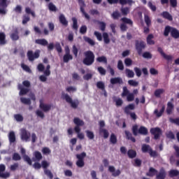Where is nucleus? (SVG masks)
<instances>
[{"label":"nucleus","mask_w":179,"mask_h":179,"mask_svg":"<svg viewBox=\"0 0 179 179\" xmlns=\"http://www.w3.org/2000/svg\"><path fill=\"white\" fill-rule=\"evenodd\" d=\"M85 58L83 60V63L84 65L87 66H90V65H93L94 64V53L91 51L88 50L84 52Z\"/></svg>","instance_id":"f257e3e1"},{"label":"nucleus","mask_w":179,"mask_h":179,"mask_svg":"<svg viewBox=\"0 0 179 179\" xmlns=\"http://www.w3.org/2000/svg\"><path fill=\"white\" fill-rule=\"evenodd\" d=\"M131 131L134 136H138V134L144 136H146L148 134H149V131L145 127L141 126L138 129V124H134L131 128Z\"/></svg>","instance_id":"f03ea898"},{"label":"nucleus","mask_w":179,"mask_h":179,"mask_svg":"<svg viewBox=\"0 0 179 179\" xmlns=\"http://www.w3.org/2000/svg\"><path fill=\"white\" fill-rule=\"evenodd\" d=\"M141 151L143 153H148L150 157H157L159 153L156 150H153L152 147L148 144H143L141 147Z\"/></svg>","instance_id":"7ed1b4c3"},{"label":"nucleus","mask_w":179,"mask_h":179,"mask_svg":"<svg viewBox=\"0 0 179 179\" xmlns=\"http://www.w3.org/2000/svg\"><path fill=\"white\" fill-rule=\"evenodd\" d=\"M62 98L63 100H65L66 103L71 104L72 108H78V106H79V101H77L76 102L72 100V98L68 94H65V92H62Z\"/></svg>","instance_id":"20e7f679"},{"label":"nucleus","mask_w":179,"mask_h":179,"mask_svg":"<svg viewBox=\"0 0 179 179\" xmlns=\"http://www.w3.org/2000/svg\"><path fill=\"white\" fill-rule=\"evenodd\" d=\"M86 157V152H83L80 154H77L76 155V159L78 160L76 162L77 167L82 169V167H85V157Z\"/></svg>","instance_id":"39448f33"},{"label":"nucleus","mask_w":179,"mask_h":179,"mask_svg":"<svg viewBox=\"0 0 179 179\" xmlns=\"http://www.w3.org/2000/svg\"><path fill=\"white\" fill-rule=\"evenodd\" d=\"M135 47L138 55H142V52L146 48V43L143 41H135Z\"/></svg>","instance_id":"423d86ee"},{"label":"nucleus","mask_w":179,"mask_h":179,"mask_svg":"<svg viewBox=\"0 0 179 179\" xmlns=\"http://www.w3.org/2000/svg\"><path fill=\"white\" fill-rule=\"evenodd\" d=\"M121 96L122 97H127V101H134L135 100V95L129 92L127 87H123V92Z\"/></svg>","instance_id":"0eeeda50"},{"label":"nucleus","mask_w":179,"mask_h":179,"mask_svg":"<svg viewBox=\"0 0 179 179\" xmlns=\"http://www.w3.org/2000/svg\"><path fill=\"white\" fill-rule=\"evenodd\" d=\"M27 57L31 62H33L37 58H40V50H36L34 53H33V50H28L27 53Z\"/></svg>","instance_id":"6e6552de"},{"label":"nucleus","mask_w":179,"mask_h":179,"mask_svg":"<svg viewBox=\"0 0 179 179\" xmlns=\"http://www.w3.org/2000/svg\"><path fill=\"white\" fill-rule=\"evenodd\" d=\"M78 5L80 6V10L81 13H83V16H85V19L87 20H90V15L85 11V8H86V3L83 0H78Z\"/></svg>","instance_id":"1a4fd4ad"},{"label":"nucleus","mask_w":179,"mask_h":179,"mask_svg":"<svg viewBox=\"0 0 179 179\" xmlns=\"http://www.w3.org/2000/svg\"><path fill=\"white\" fill-rule=\"evenodd\" d=\"M150 132L152 135L154 136V139H155V141H157V139H160V136H162V129H160L159 127L151 128Z\"/></svg>","instance_id":"9d476101"},{"label":"nucleus","mask_w":179,"mask_h":179,"mask_svg":"<svg viewBox=\"0 0 179 179\" xmlns=\"http://www.w3.org/2000/svg\"><path fill=\"white\" fill-rule=\"evenodd\" d=\"M65 55L63 56V62L65 64H68L69 61H72L73 59V56L71 55V50L69 49V47L65 48Z\"/></svg>","instance_id":"9b49d317"},{"label":"nucleus","mask_w":179,"mask_h":179,"mask_svg":"<svg viewBox=\"0 0 179 179\" xmlns=\"http://www.w3.org/2000/svg\"><path fill=\"white\" fill-rule=\"evenodd\" d=\"M31 134L26 129H21V139L22 141H25V142H29Z\"/></svg>","instance_id":"f8f14e48"},{"label":"nucleus","mask_w":179,"mask_h":179,"mask_svg":"<svg viewBox=\"0 0 179 179\" xmlns=\"http://www.w3.org/2000/svg\"><path fill=\"white\" fill-rule=\"evenodd\" d=\"M6 170V166H5V164H0V177L1 178H8V177H10V173L6 172L3 173Z\"/></svg>","instance_id":"ddd939ff"},{"label":"nucleus","mask_w":179,"mask_h":179,"mask_svg":"<svg viewBox=\"0 0 179 179\" xmlns=\"http://www.w3.org/2000/svg\"><path fill=\"white\" fill-rule=\"evenodd\" d=\"M167 177V172L164 168H161L159 173H157L156 179H166Z\"/></svg>","instance_id":"4468645a"},{"label":"nucleus","mask_w":179,"mask_h":179,"mask_svg":"<svg viewBox=\"0 0 179 179\" xmlns=\"http://www.w3.org/2000/svg\"><path fill=\"white\" fill-rule=\"evenodd\" d=\"M157 51L166 61H173V57L171 55H169L164 53V52L163 51V48H162L161 47L157 48Z\"/></svg>","instance_id":"2eb2a0df"},{"label":"nucleus","mask_w":179,"mask_h":179,"mask_svg":"<svg viewBox=\"0 0 179 179\" xmlns=\"http://www.w3.org/2000/svg\"><path fill=\"white\" fill-rule=\"evenodd\" d=\"M21 154L22 155L23 159L28 163L29 166H31L33 162L29 155H26V150L24 148L21 149Z\"/></svg>","instance_id":"dca6fc26"},{"label":"nucleus","mask_w":179,"mask_h":179,"mask_svg":"<svg viewBox=\"0 0 179 179\" xmlns=\"http://www.w3.org/2000/svg\"><path fill=\"white\" fill-rule=\"evenodd\" d=\"M39 108L42 111H44V113H47L48 111H50L51 110V105L50 104H45L43 103V101H40Z\"/></svg>","instance_id":"f3484780"},{"label":"nucleus","mask_w":179,"mask_h":179,"mask_svg":"<svg viewBox=\"0 0 179 179\" xmlns=\"http://www.w3.org/2000/svg\"><path fill=\"white\" fill-rule=\"evenodd\" d=\"M108 171H110V173H112L113 177H118V176L121 174V171H120V169H117L115 171V167H114L113 166H110L108 167Z\"/></svg>","instance_id":"a211bd4d"},{"label":"nucleus","mask_w":179,"mask_h":179,"mask_svg":"<svg viewBox=\"0 0 179 179\" xmlns=\"http://www.w3.org/2000/svg\"><path fill=\"white\" fill-rule=\"evenodd\" d=\"M59 22L62 24V26H64V27H67L68 26V21L66 20V17H65V15L64 14H60L59 16Z\"/></svg>","instance_id":"6ab92c4d"},{"label":"nucleus","mask_w":179,"mask_h":179,"mask_svg":"<svg viewBox=\"0 0 179 179\" xmlns=\"http://www.w3.org/2000/svg\"><path fill=\"white\" fill-rule=\"evenodd\" d=\"M110 83L111 85H122L124 82L122 81V78L120 77H116L110 78Z\"/></svg>","instance_id":"aec40b11"},{"label":"nucleus","mask_w":179,"mask_h":179,"mask_svg":"<svg viewBox=\"0 0 179 179\" xmlns=\"http://www.w3.org/2000/svg\"><path fill=\"white\" fill-rule=\"evenodd\" d=\"M7 43L6 34H5V32H0V45H5Z\"/></svg>","instance_id":"412c9836"},{"label":"nucleus","mask_w":179,"mask_h":179,"mask_svg":"<svg viewBox=\"0 0 179 179\" xmlns=\"http://www.w3.org/2000/svg\"><path fill=\"white\" fill-rule=\"evenodd\" d=\"M10 38L13 41H17V40H19L20 38L19 31H17V29H15L10 34Z\"/></svg>","instance_id":"4be33fe9"},{"label":"nucleus","mask_w":179,"mask_h":179,"mask_svg":"<svg viewBox=\"0 0 179 179\" xmlns=\"http://www.w3.org/2000/svg\"><path fill=\"white\" fill-rule=\"evenodd\" d=\"M165 110H166V106H162L159 112L158 109H155L154 111V114L156 115V117H157V118H160V117H162V115H163V114L164 113Z\"/></svg>","instance_id":"5701e85b"},{"label":"nucleus","mask_w":179,"mask_h":179,"mask_svg":"<svg viewBox=\"0 0 179 179\" xmlns=\"http://www.w3.org/2000/svg\"><path fill=\"white\" fill-rule=\"evenodd\" d=\"M130 110H135V105H134V103H130L124 108V113L127 114V115H129V114H131Z\"/></svg>","instance_id":"b1692460"},{"label":"nucleus","mask_w":179,"mask_h":179,"mask_svg":"<svg viewBox=\"0 0 179 179\" xmlns=\"http://www.w3.org/2000/svg\"><path fill=\"white\" fill-rule=\"evenodd\" d=\"M113 101L115 103L116 107H121L124 104V101L122 99L117 98V96H113Z\"/></svg>","instance_id":"393cba45"},{"label":"nucleus","mask_w":179,"mask_h":179,"mask_svg":"<svg viewBox=\"0 0 179 179\" xmlns=\"http://www.w3.org/2000/svg\"><path fill=\"white\" fill-rule=\"evenodd\" d=\"M124 134L126 135V138L128 139V141H131L134 143L136 142V139L134 138V137L132 136V134L130 133L129 131L125 130Z\"/></svg>","instance_id":"a878e982"},{"label":"nucleus","mask_w":179,"mask_h":179,"mask_svg":"<svg viewBox=\"0 0 179 179\" xmlns=\"http://www.w3.org/2000/svg\"><path fill=\"white\" fill-rule=\"evenodd\" d=\"M174 110V105L171 102L167 103V107H166V113L168 115H170L172 114L173 110Z\"/></svg>","instance_id":"bb28decb"},{"label":"nucleus","mask_w":179,"mask_h":179,"mask_svg":"<svg viewBox=\"0 0 179 179\" xmlns=\"http://www.w3.org/2000/svg\"><path fill=\"white\" fill-rule=\"evenodd\" d=\"M35 43L38 44L39 45H43V47L48 45V41L45 38L36 39Z\"/></svg>","instance_id":"cd10ccee"},{"label":"nucleus","mask_w":179,"mask_h":179,"mask_svg":"<svg viewBox=\"0 0 179 179\" xmlns=\"http://www.w3.org/2000/svg\"><path fill=\"white\" fill-rule=\"evenodd\" d=\"M157 171L153 167L149 169V171L146 173L148 177H155L157 174Z\"/></svg>","instance_id":"c85d7f7f"},{"label":"nucleus","mask_w":179,"mask_h":179,"mask_svg":"<svg viewBox=\"0 0 179 179\" xmlns=\"http://www.w3.org/2000/svg\"><path fill=\"white\" fill-rule=\"evenodd\" d=\"M173 27H171V26H170V25H167V26H166L165 27V29H164V36H165V37H169V35L170 34V33H171V31H172V30H173Z\"/></svg>","instance_id":"c756f323"},{"label":"nucleus","mask_w":179,"mask_h":179,"mask_svg":"<svg viewBox=\"0 0 179 179\" xmlns=\"http://www.w3.org/2000/svg\"><path fill=\"white\" fill-rule=\"evenodd\" d=\"M73 122L76 127H83L85 125V122L79 119V117H74Z\"/></svg>","instance_id":"7c9ffc66"},{"label":"nucleus","mask_w":179,"mask_h":179,"mask_svg":"<svg viewBox=\"0 0 179 179\" xmlns=\"http://www.w3.org/2000/svg\"><path fill=\"white\" fill-rule=\"evenodd\" d=\"M162 15L164 19L169 20V22H173V15H171L170 13H169V12L164 11L162 13Z\"/></svg>","instance_id":"2f4dec72"},{"label":"nucleus","mask_w":179,"mask_h":179,"mask_svg":"<svg viewBox=\"0 0 179 179\" xmlns=\"http://www.w3.org/2000/svg\"><path fill=\"white\" fill-rule=\"evenodd\" d=\"M111 17L113 20H118L120 17H121V13L120 11H118V10H116L111 14Z\"/></svg>","instance_id":"473e14b6"},{"label":"nucleus","mask_w":179,"mask_h":179,"mask_svg":"<svg viewBox=\"0 0 179 179\" xmlns=\"http://www.w3.org/2000/svg\"><path fill=\"white\" fill-rule=\"evenodd\" d=\"M8 139L10 143H15V142H16V136L15 135V131H10L9 133Z\"/></svg>","instance_id":"72a5a7b5"},{"label":"nucleus","mask_w":179,"mask_h":179,"mask_svg":"<svg viewBox=\"0 0 179 179\" xmlns=\"http://www.w3.org/2000/svg\"><path fill=\"white\" fill-rule=\"evenodd\" d=\"M153 38H155L153 34H149L147 37V44L149 45H155V41H153Z\"/></svg>","instance_id":"f704fd0d"},{"label":"nucleus","mask_w":179,"mask_h":179,"mask_svg":"<svg viewBox=\"0 0 179 179\" xmlns=\"http://www.w3.org/2000/svg\"><path fill=\"white\" fill-rule=\"evenodd\" d=\"M171 36L173 37V38H176V39L179 38V31H178V29L173 27L172 29Z\"/></svg>","instance_id":"c9c22d12"},{"label":"nucleus","mask_w":179,"mask_h":179,"mask_svg":"<svg viewBox=\"0 0 179 179\" xmlns=\"http://www.w3.org/2000/svg\"><path fill=\"white\" fill-rule=\"evenodd\" d=\"M18 89L20 91V96H24V94H27L29 93V89L22 87V85H19Z\"/></svg>","instance_id":"e433bc0d"},{"label":"nucleus","mask_w":179,"mask_h":179,"mask_svg":"<svg viewBox=\"0 0 179 179\" xmlns=\"http://www.w3.org/2000/svg\"><path fill=\"white\" fill-rule=\"evenodd\" d=\"M119 3L122 6L128 4L129 6H132V3H134V1H132V0H119Z\"/></svg>","instance_id":"4c0bfd02"},{"label":"nucleus","mask_w":179,"mask_h":179,"mask_svg":"<svg viewBox=\"0 0 179 179\" xmlns=\"http://www.w3.org/2000/svg\"><path fill=\"white\" fill-rule=\"evenodd\" d=\"M83 38L85 43H87L90 44V45H96V42H94V41H93V39L90 38V37L84 36Z\"/></svg>","instance_id":"58836bf2"},{"label":"nucleus","mask_w":179,"mask_h":179,"mask_svg":"<svg viewBox=\"0 0 179 179\" xmlns=\"http://www.w3.org/2000/svg\"><path fill=\"white\" fill-rule=\"evenodd\" d=\"M71 20L73 22L72 29L73 30H78V29H79V26L78 25V19L73 17H72Z\"/></svg>","instance_id":"ea45409f"},{"label":"nucleus","mask_w":179,"mask_h":179,"mask_svg":"<svg viewBox=\"0 0 179 179\" xmlns=\"http://www.w3.org/2000/svg\"><path fill=\"white\" fill-rule=\"evenodd\" d=\"M144 21L146 26L150 27L152 24V20H150V17L149 15L145 14L144 15Z\"/></svg>","instance_id":"a19ab883"},{"label":"nucleus","mask_w":179,"mask_h":179,"mask_svg":"<svg viewBox=\"0 0 179 179\" xmlns=\"http://www.w3.org/2000/svg\"><path fill=\"white\" fill-rule=\"evenodd\" d=\"M20 101L22 104H26L27 106H30V104H31V101L29 98L21 97Z\"/></svg>","instance_id":"79ce46f5"},{"label":"nucleus","mask_w":179,"mask_h":179,"mask_svg":"<svg viewBox=\"0 0 179 179\" xmlns=\"http://www.w3.org/2000/svg\"><path fill=\"white\" fill-rule=\"evenodd\" d=\"M121 21L126 24H129L130 26H133L134 25V22L131 21V19L127 18V17H122L121 18Z\"/></svg>","instance_id":"37998d69"},{"label":"nucleus","mask_w":179,"mask_h":179,"mask_svg":"<svg viewBox=\"0 0 179 179\" xmlns=\"http://www.w3.org/2000/svg\"><path fill=\"white\" fill-rule=\"evenodd\" d=\"M169 177H171V178H173V177H177L179 176V171L176 170V169H171L169 171Z\"/></svg>","instance_id":"c03bdc74"},{"label":"nucleus","mask_w":179,"mask_h":179,"mask_svg":"<svg viewBox=\"0 0 179 179\" xmlns=\"http://www.w3.org/2000/svg\"><path fill=\"white\" fill-rule=\"evenodd\" d=\"M103 38L105 44H110V38L108 36V34L107 32H103Z\"/></svg>","instance_id":"a18cd8bd"},{"label":"nucleus","mask_w":179,"mask_h":179,"mask_svg":"<svg viewBox=\"0 0 179 179\" xmlns=\"http://www.w3.org/2000/svg\"><path fill=\"white\" fill-rule=\"evenodd\" d=\"M99 132L100 134H103V138L105 139H107V138H108V135H110V134L108 133V131H107V129L103 128H100Z\"/></svg>","instance_id":"49530a36"},{"label":"nucleus","mask_w":179,"mask_h":179,"mask_svg":"<svg viewBox=\"0 0 179 179\" xmlns=\"http://www.w3.org/2000/svg\"><path fill=\"white\" fill-rule=\"evenodd\" d=\"M25 13H27V15H31L32 17H36V13L31 10V8L29 7L25 8Z\"/></svg>","instance_id":"de8ad7c7"},{"label":"nucleus","mask_w":179,"mask_h":179,"mask_svg":"<svg viewBox=\"0 0 179 179\" xmlns=\"http://www.w3.org/2000/svg\"><path fill=\"white\" fill-rule=\"evenodd\" d=\"M127 155L129 156V159H134L136 156V151L134 150H129L127 152Z\"/></svg>","instance_id":"09e8293b"},{"label":"nucleus","mask_w":179,"mask_h":179,"mask_svg":"<svg viewBox=\"0 0 179 179\" xmlns=\"http://www.w3.org/2000/svg\"><path fill=\"white\" fill-rule=\"evenodd\" d=\"M125 72L127 78H134V76H135V73H134V71L129 69H126Z\"/></svg>","instance_id":"8fccbe9b"},{"label":"nucleus","mask_w":179,"mask_h":179,"mask_svg":"<svg viewBox=\"0 0 179 179\" xmlns=\"http://www.w3.org/2000/svg\"><path fill=\"white\" fill-rule=\"evenodd\" d=\"M120 12L123 16H127L129 13V7L122 8Z\"/></svg>","instance_id":"3c124183"},{"label":"nucleus","mask_w":179,"mask_h":179,"mask_svg":"<svg viewBox=\"0 0 179 179\" xmlns=\"http://www.w3.org/2000/svg\"><path fill=\"white\" fill-rule=\"evenodd\" d=\"M85 134L87 135V138L90 140L94 139V133L93 131H90L89 130L85 131Z\"/></svg>","instance_id":"603ef678"},{"label":"nucleus","mask_w":179,"mask_h":179,"mask_svg":"<svg viewBox=\"0 0 179 179\" xmlns=\"http://www.w3.org/2000/svg\"><path fill=\"white\" fill-rule=\"evenodd\" d=\"M96 87L100 89V90H104L106 89V85L103 81H99L96 83Z\"/></svg>","instance_id":"864d4df0"},{"label":"nucleus","mask_w":179,"mask_h":179,"mask_svg":"<svg viewBox=\"0 0 179 179\" xmlns=\"http://www.w3.org/2000/svg\"><path fill=\"white\" fill-rule=\"evenodd\" d=\"M78 52H79V49L76 47V45H73L72 47V53L76 58H78Z\"/></svg>","instance_id":"5fc2aeb1"},{"label":"nucleus","mask_w":179,"mask_h":179,"mask_svg":"<svg viewBox=\"0 0 179 179\" xmlns=\"http://www.w3.org/2000/svg\"><path fill=\"white\" fill-rule=\"evenodd\" d=\"M110 142L113 145H115V143H117V136H115V134H111L110 138Z\"/></svg>","instance_id":"6e6d98bb"},{"label":"nucleus","mask_w":179,"mask_h":179,"mask_svg":"<svg viewBox=\"0 0 179 179\" xmlns=\"http://www.w3.org/2000/svg\"><path fill=\"white\" fill-rule=\"evenodd\" d=\"M48 9L50 10V12H57V6H55V5H54L52 3H49Z\"/></svg>","instance_id":"4d7b16f0"},{"label":"nucleus","mask_w":179,"mask_h":179,"mask_svg":"<svg viewBox=\"0 0 179 179\" xmlns=\"http://www.w3.org/2000/svg\"><path fill=\"white\" fill-rule=\"evenodd\" d=\"M163 93H164V90L158 89L155 91L154 94H155V97H160V95L163 94Z\"/></svg>","instance_id":"13d9d810"},{"label":"nucleus","mask_w":179,"mask_h":179,"mask_svg":"<svg viewBox=\"0 0 179 179\" xmlns=\"http://www.w3.org/2000/svg\"><path fill=\"white\" fill-rule=\"evenodd\" d=\"M14 118H15V120H16V121L17 122H23V120H24L23 115H22L20 114L14 115Z\"/></svg>","instance_id":"bf43d9fd"},{"label":"nucleus","mask_w":179,"mask_h":179,"mask_svg":"<svg viewBox=\"0 0 179 179\" xmlns=\"http://www.w3.org/2000/svg\"><path fill=\"white\" fill-rule=\"evenodd\" d=\"M148 8H150L152 12H156V10H157V8L155 5H153V3H152V1H148Z\"/></svg>","instance_id":"052dcab7"},{"label":"nucleus","mask_w":179,"mask_h":179,"mask_svg":"<svg viewBox=\"0 0 179 179\" xmlns=\"http://www.w3.org/2000/svg\"><path fill=\"white\" fill-rule=\"evenodd\" d=\"M34 156H35V159L38 161L40 162V160H41V159H43V155H41V152H38V151H36L34 152Z\"/></svg>","instance_id":"680f3d73"},{"label":"nucleus","mask_w":179,"mask_h":179,"mask_svg":"<svg viewBox=\"0 0 179 179\" xmlns=\"http://www.w3.org/2000/svg\"><path fill=\"white\" fill-rule=\"evenodd\" d=\"M28 22H30V17L27 15L22 16V24H27Z\"/></svg>","instance_id":"e2e57ef3"},{"label":"nucleus","mask_w":179,"mask_h":179,"mask_svg":"<svg viewBox=\"0 0 179 179\" xmlns=\"http://www.w3.org/2000/svg\"><path fill=\"white\" fill-rule=\"evenodd\" d=\"M97 62H103V64H107V57L105 56L99 57L96 58Z\"/></svg>","instance_id":"0e129e2a"},{"label":"nucleus","mask_w":179,"mask_h":179,"mask_svg":"<svg viewBox=\"0 0 179 179\" xmlns=\"http://www.w3.org/2000/svg\"><path fill=\"white\" fill-rule=\"evenodd\" d=\"M44 173H45V176H47V177H49V178H50V179L54 178V175L52 174L51 171H50L48 169H45Z\"/></svg>","instance_id":"69168bd1"},{"label":"nucleus","mask_w":179,"mask_h":179,"mask_svg":"<svg viewBox=\"0 0 179 179\" xmlns=\"http://www.w3.org/2000/svg\"><path fill=\"white\" fill-rule=\"evenodd\" d=\"M117 69H119V71H124V63H122V60H118Z\"/></svg>","instance_id":"338daca9"},{"label":"nucleus","mask_w":179,"mask_h":179,"mask_svg":"<svg viewBox=\"0 0 179 179\" xmlns=\"http://www.w3.org/2000/svg\"><path fill=\"white\" fill-rule=\"evenodd\" d=\"M152 55L150 52H145L143 53V57L146 58L147 59H152Z\"/></svg>","instance_id":"774afa93"}]
</instances>
